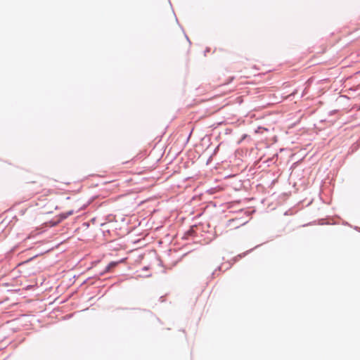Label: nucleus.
Returning a JSON list of instances; mask_svg holds the SVG:
<instances>
[{"label":"nucleus","instance_id":"obj_1","mask_svg":"<svg viewBox=\"0 0 360 360\" xmlns=\"http://www.w3.org/2000/svg\"><path fill=\"white\" fill-rule=\"evenodd\" d=\"M117 262H111L107 266V271H110L111 268L115 267L117 265Z\"/></svg>","mask_w":360,"mask_h":360},{"label":"nucleus","instance_id":"obj_2","mask_svg":"<svg viewBox=\"0 0 360 360\" xmlns=\"http://www.w3.org/2000/svg\"><path fill=\"white\" fill-rule=\"evenodd\" d=\"M55 224H56V223L52 224H51V225H50V226H54Z\"/></svg>","mask_w":360,"mask_h":360}]
</instances>
